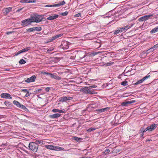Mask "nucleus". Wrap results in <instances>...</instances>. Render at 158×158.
I'll return each mask as SVG.
<instances>
[{"mask_svg": "<svg viewBox=\"0 0 158 158\" xmlns=\"http://www.w3.org/2000/svg\"><path fill=\"white\" fill-rule=\"evenodd\" d=\"M28 147L30 149L35 152L37 151L38 144L35 142H31L29 143Z\"/></svg>", "mask_w": 158, "mask_h": 158, "instance_id": "1", "label": "nucleus"}, {"mask_svg": "<svg viewBox=\"0 0 158 158\" xmlns=\"http://www.w3.org/2000/svg\"><path fill=\"white\" fill-rule=\"evenodd\" d=\"M31 18L32 22H35L37 23L41 21L43 19L42 17L40 15H35L31 17Z\"/></svg>", "mask_w": 158, "mask_h": 158, "instance_id": "2", "label": "nucleus"}, {"mask_svg": "<svg viewBox=\"0 0 158 158\" xmlns=\"http://www.w3.org/2000/svg\"><path fill=\"white\" fill-rule=\"evenodd\" d=\"M82 92L86 94H96L97 92L91 90L89 87L85 86L81 90Z\"/></svg>", "mask_w": 158, "mask_h": 158, "instance_id": "3", "label": "nucleus"}, {"mask_svg": "<svg viewBox=\"0 0 158 158\" xmlns=\"http://www.w3.org/2000/svg\"><path fill=\"white\" fill-rule=\"evenodd\" d=\"M153 16V14L145 15L139 18L138 19V20L139 22H144L150 19Z\"/></svg>", "mask_w": 158, "mask_h": 158, "instance_id": "4", "label": "nucleus"}, {"mask_svg": "<svg viewBox=\"0 0 158 158\" xmlns=\"http://www.w3.org/2000/svg\"><path fill=\"white\" fill-rule=\"evenodd\" d=\"M31 23H32V21L31 18H29L22 20L21 21V25L24 27H25L30 24Z\"/></svg>", "mask_w": 158, "mask_h": 158, "instance_id": "5", "label": "nucleus"}, {"mask_svg": "<svg viewBox=\"0 0 158 158\" xmlns=\"http://www.w3.org/2000/svg\"><path fill=\"white\" fill-rule=\"evenodd\" d=\"M65 4V2L64 1H63L61 2H59L57 4L52 5H46L45 6L46 7H58L64 5Z\"/></svg>", "mask_w": 158, "mask_h": 158, "instance_id": "6", "label": "nucleus"}, {"mask_svg": "<svg viewBox=\"0 0 158 158\" xmlns=\"http://www.w3.org/2000/svg\"><path fill=\"white\" fill-rule=\"evenodd\" d=\"M73 99V98L68 96H63L61 97L60 98V101L61 102H65L67 101L71 100Z\"/></svg>", "mask_w": 158, "mask_h": 158, "instance_id": "7", "label": "nucleus"}, {"mask_svg": "<svg viewBox=\"0 0 158 158\" xmlns=\"http://www.w3.org/2000/svg\"><path fill=\"white\" fill-rule=\"evenodd\" d=\"M1 98H9L10 99H12V98L11 96L8 93H3L1 95Z\"/></svg>", "mask_w": 158, "mask_h": 158, "instance_id": "8", "label": "nucleus"}, {"mask_svg": "<svg viewBox=\"0 0 158 158\" xmlns=\"http://www.w3.org/2000/svg\"><path fill=\"white\" fill-rule=\"evenodd\" d=\"M36 76L34 75L32 76L31 77L27 78V79L25 80V82L28 83L31 82L35 81L36 78Z\"/></svg>", "mask_w": 158, "mask_h": 158, "instance_id": "9", "label": "nucleus"}, {"mask_svg": "<svg viewBox=\"0 0 158 158\" xmlns=\"http://www.w3.org/2000/svg\"><path fill=\"white\" fill-rule=\"evenodd\" d=\"M158 125L157 124H153L151 125L150 126L148 127V131H151L156 129Z\"/></svg>", "mask_w": 158, "mask_h": 158, "instance_id": "10", "label": "nucleus"}, {"mask_svg": "<svg viewBox=\"0 0 158 158\" xmlns=\"http://www.w3.org/2000/svg\"><path fill=\"white\" fill-rule=\"evenodd\" d=\"M77 56L79 57L80 59H79L81 60L84 58L86 56L84 52L81 51L79 52L77 54Z\"/></svg>", "mask_w": 158, "mask_h": 158, "instance_id": "11", "label": "nucleus"}, {"mask_svg": "<svg viewBox=\"0 0 158 158\" xmlns=\"http://www.w3.org/2000/svg\"><path fill=\"white\" fill-rule=\"evenodd\" d=\"M135 102V100H131L128 101H126L123 102L122 104V105L123 106H127L129 104L132 103H134Z\"/></svg>", "mask_w": 158, "mask_h": 158, "instance_id": "12", "label": "nucleus"}, {"mask_svg": "<svg viewBox=\"0 0 158 158\" xmlns=\"http://www.w3.org/2000/svg\"><path fill=\"white\" fill-rule=\"evenodd\" d=\"M61 114L59 113L55 114H53L50 115L49 116V117L52 119H54L60 117Z\"/></svg>", "mask_w": 158, "mask_h": 158, "instance_id": "13", "label": "nucleus"}, {"mask_svg": "<svg viewBox=\"0 0 158 158\" xmlns=\"http://www.w3.org/2000/svg\"><path fill=\"white\" fill-rule=\"evenodd\" d=\"M12 10V7H9L7 8H5L3 9V13L6 15L9 13Z\"/></svg>", "mask_w": 158, "mask_h": 158, "instance_id": "14", "label": "nucleus"}, {"mask_svg": "<svg viewBox=\"0 0 158 158\" xmlns=\"http://www.w3.org/2000/svg\"><path fill=\"white\" fill-rule=\"evenodd\" d=\"M20 2L22 3H35L36 2V1L35 0H21Z\"/></svg>", "mask_w": 158, "mask_h": 158, "instance_id": "15", "label": "nucleus"}, {"mask_svg": "<svg viewBox=\"0 0 158 158\" xmlns=\"http://www.w3.org/2000/svg\"><path fill=\"white\" fill-rule=\"evenodd\" d=\"M59 16V15H53L47 17V19L51 20L56 19Z\"/></svg>", "mask_w": 158, "mask_h": 158, "instance_id": "16", "label": "nucleus"}, {"mask_svg": "<svg viewBox=\"0 0 158 158\" xmlns=\"http://www.w3.org/2000/svg\"><path fill=\"white\" fill-rule=\"evenodd\" d=\"M49 75L50 77L54 78L56 80H60L61 79V78L60 77L51 73H50Z\"/></svg>", "mask_w": 158, "mask_h": 158, "instance_id": "17", "label": "nucleus"}, {"mask_svg": "<svg viewBox=\"0 0 158 158\" xmlns=\"http://www.w3.org/2000/svg\"><path fill=\"white\" fill-rule=\"evenodd\" d=\"M52 111L53 112L56 113V112H59L60 113H65V110L64 109H63L62 110H59L57 109H53Z\"/></svg>", "mask_w": 158, "mask_h": 158, "instance_id": "18", "label": "nucleus"}, {"mask_svg": "<svg viewBox=\"0 0 158 158\" xmlns=\"http://www.w3.org/2000/svg\"><path fill=\"white\" fill-rule=\"evenodd\" d=\"M110 108L109 107H107L103 108L98 109L97 110V111L98 113H101V112H104L109 110Z\"/></svg>", "mask_w": 158, "mask_h": 158, "instance_id": "19", "label": "nucleus"}, {"mask_svg": "<svg viewBox=\"0 0 158 158\" xmlns=\"http://www.w3.org/2000/svg\"><path fill=\"white\" fill-rule=\"evenodd\" d=\"M63 34H59L53 37H52L51 39L50 40V41L52 42L53 40H55L56 39L60 37L63 35Z\"/></svg>", "mask_w": 158, "mask_h": 158, "instance_id": "20", "label": "nucleus"}, {"mask_svg": "<svg viewBox=\"0 0 158 158\" xmlns=\"http://www.w3.org/2000/svg\"><path fill=\"white\" fill-rule=\"evenodd\" d=\"M45 147L48 149L55 150L56 146L48 145H45Z\"/></svg>", "mask_w": 158, "mask_h": 158, "instance_id": "21", "label": "nucleus"}, {"mask_svg": "<svg viewBox=\"0 0 158 158\" xmlns=\"http://www.w3.org/2000/svg\"><path fill=\"white\" fill-rule=\"evenodd\" d=\"M69 43L67 41L64 42L63 44H62L63 46V48L64 49H68L69 48Z\"/></svg>", "mask_w": 158, "mask_h": 158, "instance_id": "22", "label": "nucleus"}, {"mask_svg": "<svg viewBox=\"0 0 158 158\" xmlns=\"http://www.w3.org/2000/svg\"><path fill=\"white\" fill-rule=\"evenodd\" d=\"M0 147L2 148V149H4L7 150L9 148L8 145L7 143L2 144L0 145Z\"/></svg>", "mask_w": 158, "mask_h": 158, "instance_id": "23", "label": "nucleus"}, {"mask_svg": "<svg viewBox=\"0 0 158 158\" xmlns=\"http://www.w3.org/2000/svg\"><path fill=\"white\" fill-rule=\"evenodd\" d=\"M158 31V26L154 28L151 30L150 31L151 33H154L157 32Z\"/></svg>", "mask_w": 158, "mask_h": 158, "instance_id": "24", "label": "nucleus"}, {"mask_svg": "<svg viewBox=\"0 0 158 158\" xmlns=\"http://www.w3.org/2000/svg\"><path fill=\"white\" fill-rule=\"evenodd\" d=\"M154 48V47L153 46L151 48H149V49L147 50L146 52L147 54H148V53L150 52H153L154 50H155L156 49H155Z\"/></svg>", "mask_w": 158, "mask_h": 158, "instance_id": "25", "label": "nucleus"}, {"mask_svg": "<svg viewBox=\"0 0 158 158\" xmlns=\"http://www.w3.org/2000/svg\"><path fill=\"white\" fill-rule=\"evenodd\" d=\"M13 103L16 105L17 106L19 107V106L21 104L18 101L14 100L13 102Z\"/></svg>", "mask_w": 158, "mask_h": 158, "instance_id": "26", "label": "nucleus"}, {"mask_svg": "<svg viewBox=\"0 0 158 158\" xmlns=\"http://www.w3.org/2000/svg\"><path fill=\"white\" fill-rule=\"evenodd\" d=\"M4 104L6 106H11V103L8 101H6L4 102Z\"/></svg>", "mask_w": 158, "mask_h": 158, "instance_id": "27", "label": "nucleus"}, {"mask_svg": "<svg viewBox=\"0 0 158 158\" xmlns=\"http://www.w3.org/2000/svg\"><path fill=\"white\" fill-rule=\"evenodd\" d=\"M131 25H127L126 26H125L124 27H123V28L124 29V30L125 31H126L129 28L131 27Z\"/></svg>", "mask_w": 158, "mask_h": 158, "instance_id": "28", "label": "nucleus"}, {"mask_svg": "<svg viewBox=\"0 0 158 158\" xmlns=\"http://www.w3.org/2000/svg\"><path fill=\"white\" fill-rule=\"evenodd\" d=\"M63 148L60 147L58 146H56L55 150H60L61 151L64 149Z\"/></svg>", "mask_w": 158, "mask_h": 158, "instance_id": "29", "label": "nucleus"}, {"mask_svg": "<svg viewBox=\"0 0 158 158\" xmlns=\"http://www.w3.org/2000/svg\"><path fill=\"white\" fill-rule=\"evenodd\" d=\"M74 139L78 142H80L81 140L82 139L78 137H75L74 138Z\"/></svg>", "mask_w": 158, "mask_h": 158, "instance_id": "30", "label": "nucleus"}, {"mask_svg": "<svg viewBox=\"0 0 158 158\" xmlns=\"http://www.w3.org/2000/svg\"><path fill=\"white\" fill-rule=\"evenodd\" d=\"M150 75H149V74H148L147 76H146L144 77L142 79V80L143 81L145 80H146L147 79H148V78L150 77Z\"/></svg>", "mask_w": 158, "mask_h": 158, "instance_id": "31", "label": "nucleus"}, {"mask_svg": "<svg viewBox=\"0 0 158 158\" xmlns=\"http://www.w3.org/2000/svg\"><path fill=\"white\" fill-rule=\"evenodd\" d=\"M24 53L23 49L20 51H18V52L16 53L15 55V56H16L20 54L21 53Z\"/></svg>", "mask_w": 158, "mask_h": 158, "instance_id": "32", "label": "nucleus"}, {"mask_svg": "<svg viewBox=\"0 0 158 158\" xmlns=\"http://www.w3.org/2000/svg\"><path fill=\"white\" fill-rule=\"evenodd\" d=\"M30 49V47H28L23 49V52H26L28 51Z\"/></svg>", "mask_w": 158, "mask_h": 158, "instance_id": "33", "label": "nucleus"}, {"mask_svg": "<svg viewBox=\"0 0 158 158\" xmlns=\"http://www.w3.org/2000/svg\"><path fill=\"white\" fill-rule=\"evenodd\" d=\"M42 28L40 27H34L35 31H40L42 30Z\"/></svg>", "mask_w": 158, "mask_h": 158, "instance_id": "34", "label": "nucleus"}, {"mask_svg": "<svg viewBox=\"0 0 158 158\" xmlns=\"http://www.w3.org/2000/svg\"><path fill=\"white\" fill-rule=\"evenodd\" d=\"M128 83L127 81H124L121 82V85L123 86H125L126 85H128Z\"/></svg>", "mask_w": 158, "mask_h": 158, "instance_id": "35", "label": "nucleus"}, {"mask_svg": "<svg viewBox=\"0 0 158 158\" xmlns=\"http://www.w3.org/2000/svg\"><path fill=\"white\" fill-rule=\"evenodd\" d=\"M27 31H29V32H31L33 31H35L34 27L28 28V29H27Z\"/></svg>", "mask_w": 158, "mask_h": 158, "instance_id": "36", "label": "nucleus"}, {"mask_svg": "<svg viewBox=\"0 0 158 158\" xmlns=\"http://www.w3.org/2000/svg\"><path fill=\"white\" fill-rule=\"evenodd\" d=\"M143 82V81L142 80V79H141L138 81L136 82L134 84V85H136L142 83Z\"/></svg>", "mask_w": 158, "mask_h": 158, "instance_id": "37", "label": "nucleus"}, {"mask_svg": "<svg viewBox=\"0 0 158 158\" xmlns=\"http://www.w3.org/2000/svg\"><path fill=\"white\" fill-rule=\"evenodd\" d=\"M110 151L109 149H106L105 151L103 152V153L104 155H106L109 153L110 152Z\"/></svg>", "mask_w": 158, "mask_h": 158, "instance_id": "38", "label": "nucleus"}, {"mask_svg": "<svg viewBox=\"0 0 158 158\" xmlns=\"http://www.w3.org/2000/svg\"><path fill=\"white\" fill-rule=\"evenodd\" d=\"M20 64H23L26 63V62L23 59H21L19 62Z\"/></svg>", "mask_w": 158, "mask_h": 158, "instance_id": "39", "label": "nucleus"}, {"mask_svg": "<svg viewBox=\"0 0 158 158\" xmlns=\"http://www.w3.org/2000/svg\"><path fill=\"white\" fill-rule=\"evenodd\" d=\"M19 107L23 109V110H25V109H27V108L25 106L22 105L21 104H20V106H19Z\"/></svg>", "mask_w": 158, "mask_h": 158, "instance_id": "40", "label": "nucleus"}, {"mask_svg": "<svg viewBox=\"0 0 158 158\" xmlns=\"http://www.w3.org/2000/svg\"><path fill=\"white\" fill-rule=\"evenodd\" d=\"M95 128L94 127H91L89 128L88 130H87V131L89 132H90L92 131H94L95 130Z\"/></svg>", "mask_w": 158, "mask_h": 158, "instance_id": "41", "label": "nucleus"}, {"mask_svg": "<svg viewBox=\"0 0 158 158\" xmlns=\"http://www.w3.org/2000/svg\"><path fill=\"white\" fill-rule=\"evenodd\" d=\"M120 33H121V32L118 28V29L114 32V35H117Z\"/></svg>", "mask_w": 158, "mask_h": 158, "instance_id": "42", "label": "nucleus"}, {"mask_svg": "<svg viewBox=\"0 0 158 158\" xmlns=\"http://www.w3.org/2000/svg\"><path fill=\"white\" fill-rule=\"evenodd\" d=\"M68 13V12L67 11H65L64 13H61V15H62V16H65L67 15Z\"/></svg>", "mask_w": 158, "mask_h": 158, "instance_id": "43", "label": "nucleus"}, {"mask_svg": "<svg viewBox=\"0 0 158 158\" xmlns=\"http://www.w3.org/2000/svg\"><path fill=\"white\" fill-rule=\"evenodd\" d=\"M41 73L42 74H44V75L46 74L48 75H49L50 74V73L46 72H44V71L42 72H41Z\"/></svg>", "mask_w": 158, "mask_h": 158, "instance_id": "44", "label": "nucleus"}, {"mask_svg": "<svg viewBox=\"0 0 158 158\" xmlns=\"http://www.w3.org/2000/svg\"><path fill=\"white\" fill-rule=\"evenodd\" d=\"M31 94V93H29V91H28L27 93L26 94H25V97H28Z\"/></svg>", "mask_w": 158, "mask_h": 158, "instance_id": "45", "label": "nucleus"}, {"mask_svg": "<svg viewBox=\"0 0 158 158\" xmlns=\"http://www.w3.org/2000/svg\"><path fill=\"white\" fill-rule=\"evenodd\" d=\"M20 149L23 151L24 152H25L26 153H28V151H26V150H25V149L23 147H22V148H20Z\"/></svg>", "mask_w": 158, "mask_h": 158, "instance_id": "46", "label": "nucleus"}, {"mask_svg": "<svg viewBox=\"0 0 158 158\" xmlns=\"http://www.w3.org/2000/svg\"><path fill=\"white\" fill-rule=\"evenodd\" d=\"M121 33L123 31H125L124 30V29L123 27H122V28H118Z\"/></svg>", "mask_w": 158, "mask_h": 158, "instance_id": "47", "label": "nucleus"}, {"mask_svg": "<svg viewBox=\"0 0 158 158\" xmlns=\"http://www.w3.org/2000/svg\"><path fill=\"white\" fill-rule=\"evenodd\" d=\"M35 143H37V144H41V143H42L41 141L38 140H36Z\"/></svg>", "mask_w": 158, "mask_h": 158, "instance_id": "48", "label": "nucleus"}, {"mask_svg": "<svg viewBox=\"0 0 158 158\" xmlns=\"http://www.w3.org/2000/svg\"><path fill=\"white\" fill-rule=\"evenodd\" d=\"M21 91H23V92H24V93H27L28 91L27 90V89H22L21 90Z\"/></svg>", "mask_w": 158, "mask_h": 158, "instance_id": "49", "label": "nucleus"}, {"mask_svg": "<svg viewBox=\"0 0 158 158\" xmlns=\"http://www.w3.org/2000/svg\"><path fill=\"white\" fill-rule=\"evenodd\" d=\"M97 87V86L95 85H91V86H89V88L90 89L91 88H95Z\"/></svg>", "mask_w": 158, "mask_h": 158, "instance_id": "50", "label": "nucleus"}, {"mask_svg": "<svg viewBox=\"0 0 158 158\" xmlns=\"http://www.w3.org/2000/svg\"><path fill=\"white\" fill-rule=\"evenodd\" d=\"M50 89V88L49 87H48L45 89V90L48 92H49Z\"/></svg>", "mask_w": 158, "mask_h": 158, "instance_id": "51", "label": "nucleus"}, {"mask_svg": "<svg viewBox=\"0 0 158 158\" xmlns=\"http://www.w3.org/2000/svg\"><path fill=\"white\" fill-rule=\"evenodd\" d=\"M154 47V48L155 49H156V48H158V43L156 44V45H154L153 46Z\"/></svg>", "mask_w": 158, "mask_h": 158, "instance_id": "52", "label": "nucleus"}, {"mask_svg": "<svg viewBox=\"0 0 158 158\" xmlns=\"http://www.w3.org/2000/svg\"><path fill=\"white\" fill-rule=\"evenodd\" d=\"M81 14L80 13H78V14H77L76 15H75V16L76 17H80L81 16Z\"/></svg>", "mask_w": 158, "mask_h": 158, "instance_id": "53", "label": "nucleus"}, {"mask_svg": "<svg viewBox=\"0 0 158 158\" xmlns=\"http://www.w3.org/2000/svg\"><path fill=\"white\" fill-rule=\"evenodd\" d=\"M144 129V128L143 127H141L140 129V132L143 133Z\"/></svg>", "mask_w": 158, "mask_h": 158, "instance_id": "54", "label": "nucleus"}, {"mask_svg": "<svg viewBox=\"0 0 158 158\" xmlns=\"http://www.w3.org/2000/svg\"><path fill=\"white\" fill-rule=\"evenodd\" d=\"M41 90H42L41 89H37V90H36V91H35V93H37V94L39 92V91H40Z\"/></svg>", "mask_w": 158, "mask_h": 158, "instance_id": "55", "label": "nucleus"}, {"mask_svg": "<svg viewBox=\"0 0 158 158\" xmlns=\"http://www.w3.org/2000/svg\"><path fill=\"white\" fill-rule=\"evenodd\" d=\"M147 131H148V127L145 129H144L143 130V133L146 132Z\"/></svg>", "mask_w": 158, "mask_h": 158, "instance_id": "56", "label": "nucleus"}, {"mask_svg": "<svg viewBox=\"0 0 158 158\" xmlns=\"http://www.w3.org/2000/svg\"><path fill=\"white\" fill-rule=\"evenodd\" d=\"M12 31H8L6 33V34L7 35H9L12 33Z\"/></svg>", "mask_w": 158, "mask_h": 158, "instance_id": "57", "label": "nucleus"}, {"mask_svg": "<svg viewBox=\"0 0 158 158\" xmlns=\"http://www.w3.org/2000/svg\"><path fill=\"white\" fill-rule=\"evenodd\" d=\"M80 158H91L90 157H85V156H83V157H81Z\"/></svg>", "mask_w": 158, "mask_h": 158, "instance_id": "58", "label": "nucleus"}, {"mask_svg": "<svg viewBox=\"0 0 158 158\" xmlns=\"http://www.w3.org/2000/svg\"><path fill=\"white\" fill-rule=\"evenodd\" d=\"M110 17V16H109V15H107L106 14V15L105 17H104V18H109Z\"/></svg>", "mask_w": 158, "mask_h": 158, "instance_id": "59", "label": "nucleus"}, {"mask_svg": "<svg viewBox=\"0 0 158 158\" xmlns=\"http://www.w3.org/2000/svg\"><path fill=\"white\" fill-rule=\"evenodd\" d=\"M23 8H21L20 9H18L17 10V12H19L21 10L23 9Z\"/></svg>", "mask_w": 158, "mask_h": 158, "instance_id": "60", "label": "nucleus"}, {"mask_svg": "<svg viewBox=\"0 0 158 158\" xmlns=\"http://www.w3.org/2000/svg\"><path fill=\"white\" fill-rule=\"evenodd\" d=\"M151 140H151L150 139H147L146 141H150Z\"/></svg>", "mask_w": 158, "mask_h": 158, "instance_id": "61", "label": "nucleus"}, {"mask_svg": "<svg viewBox=\"0 0 158 158\" xmlns=\"http://www.w3.org/2000/svg\"><path fill=\"white\" fill-rule=\"evenodd\" d=\"M141 136H143L144 135V134H143L144 133H142V132H141Z\"/></svg>", "mask_w": 158, "mask_h": 158, "instance_id": "62", "label": "nucleus"}, {"mask_svg": "<svg viewBox=\"0 0 158 158\" xmlns=\"http://www.w3.org/2000/svg\"><path fill=\"white\" fill-rule=\"evenodd\" d=\"M124 94V97H127V95H126V94Z\"/></svg>", "mask_w": 158, "mask_h": 158, "instance_id": "63", "label": "nucleus"}, {"mask_svg": "<svg viewBox=\"0 0 158 158\" xmlns=\"http://www.w3.org/2000/svg\"><path fill=\"white\" fill-rule=\"evenodd\" d=\"M98 54V53H97L96 52H95L94 54V55H96Z\"/></svg>", "mask_w": 158, "mask_h": 158, "instance_id": "64", "label": "nucleus"}]
</instances>
